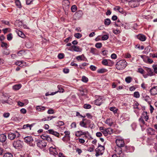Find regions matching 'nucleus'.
Listing matches in <instances>:
<instances>
[{
  "label": "nucleus",
  "mask_w": 157,
  "mask_h": 157,
  "mask_svg": "<svg viewBox=\"0 0 157 157\" xmlns=\"http://www.w3.org/2000/svg\"><path fill=\"white\" fill-rule=\"evenodd\" d=\"M107 70L105 68H101L98 69L97 71V72L99 73H103L107 72Z\"/></svg>",
  "instance_id": "72a5a7b5"
},
{
  "label": "nucleus",
  "mask_w": 157,
  "mask_h": 157,
  "mask_svg": "<svg viewBox=\"0 0 157 157\" xmlns=\"http://www.w3.org/2000/svg\"><path fill=\"white\" fill-rule=\"evenodd\" d=\"M132 78L130 77H127L125 78V81L127 83H130L132 81Z\"/></svg>",
  "instance_id": "c9c22d12"
},
{
  "label": "nucleus",
  "mask_w": 157,
  "mask_h": 157,
  "mask_svg": "<svg viewBox=\"0 0 157 157\" xmlns=\"http://www.w3.org/2000/svg\"><path fill=\"white\" fill-rule=\"evenodd\" d=\"M76 59L77 60H82L85 61V59H86L85 56L83 54H82L81 55L78 56L76 57Z\"/></svg>",
  "instance_id": "b1692460"
},
{
  "label": "nucleus",
  "mask_w": 157,
  "mask_h": 157,
  "mask_svg": "<svg viewBox=\"0 0 157 157\" xmlns=\"http://www.w3.org/2000/svg\"><path fill=\"white\" fill-rule=\"evenodd\" d=\"M111 23V21L109 18H106L105 19L104 21V24L105 25L108 26H109Z\"/></svg>",
  "instance_id": "c756f323"
},
{
  "label": "nucleus",
  "mask_w": 157,
  "mask_h": 157,
  "mask_svg": "<svg viewBox=\"0 0 157 157\" xmlns=\"http://www.w3.org/2000/svg\"><path fill=\"white\" fill-rule=\"evenodd\" d=\"M85 119H83L80 122L79 124L81 126L86 128L87 127V126L85 123Z\"/></svg>",
  "instance_id": "c85d7f7f"
},
{
  "label": "nucleus",
  "mask_w": 157,
  "mask_h": 157,
  "mask_svg": "<svg viewBox=\"0 0 157 157\" xmlns=\"http://www.w3.org/2000/svg\"><path fill=\"white\" fill-rule=\"evenodd\" d=\"M79 142L81 144H84L85 142V140L84 139L78 138V139Z\"/></svg>",
  "instance_id": "680f3d73"
},
{
  "label": "nucleus",
  "mask_w": 157,
  "mask_h": 157,
  "mask_svg": "<svg viewBox=\"0 0 157 157\" xmlns=\"http://www.w3.org/2000/svg\"><path fill=\"white\" fill-rule=\"evenodd\" d=\"M146 70L147 72V74L146 75H144V78H146L148 76H151L155 75V73L151 68L147 67Z\"/></svg>",
  "instance_id": "423d86ee"
},
{
  "label": "nucleus",
  "mask_w": 157,
  "mask_h": 157,
  "mask_svg": "<svg viewBox=\"0 0 157 157\" xmlns=\"http://www.w3.org/2000/svg\"><path fill=\"white\" fill-rule=\"evenodd\" d=\"M109 109L110 111H113V113L115 114L116 113L118 110L115 107H111L109 108Z\"/></svg>",
  "instance_id": "473e14b6"
},
{
  "label": "nucleus",
  "mask_w": 157,
  "mask_h": 157,
  "mask_svg": "<svg viewBox=\"0 0 157 157\" xmlns=\"http://www.w3.org/2000/svg\"><path fill=\"white\" fill-rule=\"evenodd\" d=\"M6 139V136L4 134H2L0 135V141L1 142H4Z\"/></svg>",
  "instance_id": "bb28decb"
},
{
  "label": "nucleus",
  "mask_w": 157,
  "mask_h": 157,
  "mask_svg": "<svg viewBox=\"0 0 157 157\" xmlns=\"http://www.w3.org/2000/svg\"><path fill=\"white\" fill-rule=\"evenodd\" d=\"M90 52L91 53H92L93 54L95 55H98L99 54L98 50L95 48H91Z\"/></svg>",
  "instance_id": "6ab92c4d"
},
{
  "label": "nucleus",
  "mask_w": 157,
  "mask_h": 157,
  "mask_svg": "<svg viewBox=\"0 0 157 157\" xmlns=\"http://www.w3.org/2000/svg\"><path fill=\"white\" fill-rule=\"evenodd\" d=\"M3 157H13V155L10 153H6L4 154Z\"/></svg>",
  "instance_id": "37998d69"
},
{
  "label": "nucleus",
  "mask_w": 157,
  "mask_h": 157,
  "mask_svg": "<svg viewBox=\"0 0 157 157\" xmlns=\"http://www.w3.org/2000/svg\"><path fill=\"white\" fill-rule=\"evenodd\" d=\"M134 97L136 98H139L140 97V95L138 92H135L134 93Z\"/></svg>",
  "instance_id": "c03bdc74"
},
{
  "label": "nucleus",
  "mask_w": 157,
  "mask_h": 157,
  "mask_svg": "<svg viewBox=\"0 0 157 157\" xmlns=\"http://www.w3.org/2000/svg\"><path fill=\"white\" fill-rule=\"evenodd\" d=\"M146 131L147 134L149 135H154L156 134L155 130L151 128H148L146 130Z\"/></svg>",
  "instance_id": "ddd939ff"
},
{
  "label": "nucleus",
  "mask_w": 157,
  "mask_h": 157,
  "mask_svg": "<svg viewBox=\"0 0 157 157\" xmlns=\"http://www.w3.org/2000/svg\"><path fill=\"white\" fill-rule=\"evenodd\" d=\"M88 133V131L83 132L82 131H78L75 132V136L80 137L82 135H86Z\"/></svg>",
  "instance_id": "f8f14e48"
},
{
  "label": "nucleus",
  "mask_w": 157,
  "mask_h": 157,
  "mask_svg": "<svg viewBox=\"0 0 157 157\" xmlns=\"http://www.w3.org/2000/svg\"><path fill=\"white\" fill-rule=\"evenodd\" d=\"M21 87V85L20 84H17L14 85L13 86V89L15 90H17L19 89Z\"/></svg>",
  "instance_id": "2f4dec72"
},
{
  "label": "nucleus",
  "mask_w": 157,
  "mask_h": 157,
  "mask_svg": "<svg viewBox=\"0 0 157 157\" xmlns=\"http://www.w3.org/2000/svg\"><path fill=\"white\" fill-rule=\"evenodd\" d=\"M83 107L86 109H89L91 108V106L90 104H86L84 105Z\"/></svg>",
  "instance_id": "49530a36"
},
{
  "label": "nucleus",
  "mask_w": 157,
  "mask_h": 157,
  "mask_svg": "<svg viewBox=\"0 0 157 157\" xmlns=\"http://www.w3.org/2000/svg\"><path fill=\"white\" fill-rule=\"evenodd\" d=\"M16 6L19 8H21V5L20 1L19 0H17L15 2Z\"/></svg>",
  "instance_id": "ea45409f"
},
{
  "label": "nucleus",
  "mask_w": 157,
  "mask_h": 157,
  "mask_svg": "<svg viewBox=\"0 0 157 157\" xmlns=\"http://www.w3.org/2000/svg\"><path fill=\"white\" fill-rule=\"evenodd\" d=\"M25 142L31 146H34L35 142L31 136H26L24 138Z\"/></svg>",
  "instance_id": "7ed1b4c3"
},
{
  "label": "nucleus",
  "mask_w": 157,
  "mask_h": 157,
  "mask_svg": "<svg viewBox=\"0 0 157 157\" xmlns=\"http://www.w3.org/2000/svg\"><path fill=\"white\" fill-rule=\"evenodd\" d=\"M105 122L109 126H111L113 124V121L110 118H107L105 121Z\"/></svg>",
  "instance_id": "f3484780"
},
{
  "label": "nucleus",
  "mask_w": 157,
  "mask_h": 157,
  "mask_svg": "<svg viewBox=\"0 0 157 157\" xmlns=\"http://www.w3.org/2000/svg\"><path fill=\"white\" fill-rule=\"evenodd\" d=\"M47 113L48 114H52L54 113V110L52 109H51L48 110Z\"/></svg>",
  "instance_id": "4d7b16f0"
},
{
  "label": "nucleus",
  "mask_w": 157,
  "mask_h": 157,
  "mask_svg": "<svg viewBox=\"0 0 157 157\" xmlns=\"http://www.w3.org/2000/svg\"><path fill=\"white\" fill-rule=\"evenodd\" d=\"M109 36L108 34L104 35L102 36L101 39L103 40H106L109 38Z\"/></svg>",
  "instance_id": "4c0bfd02"
},
{
  "label": "nucleus",
  "mask_w": 157,
  "mask_h": 157,
  "mask_svg": "<svg viewBox=\"0 0 157 157\" xmlns=\"http://www.w3.org/2000/svg\"><path fill=\"white\" fill-rule=\"evenodd\" d=\"M94 149V145H92L91 146L89 147L88 149V151L90 152H93Z\"/></svg>",
  "instance_id": "58836bf2"
},
{
  "label": "nucleus",
  "mask_w": 157,
  "mask_h": 157,
  "mask_svg": "<svg viewBox=\"0 0 157 157\" xmlns=\"http://www.w3.org/2000/svg\"><path fill=\"white\" fill-rule=\"evenodd\" d=\"M129 5L132 7L135 8L139 5V3L137 0H131L129 2Z\"/></svg>",
  "instance_id": "6e6552de"
},
{
  "label": "nucleus",
  "mask_w": 157,
  "mask_h": 157,
  "mask_svg": "<svg viewBox=\"0 0 157 157\" xmlns=\"http://www.w3.org/2000/svg\"><path fill=\"white\" fill-rule=\"evenodd\" d=\"M2 23L5 24L6 25H10L9 22L7 21H6L5 20H3L2 21Z\"/></svg>",
  "instance_id": "e2e57ef3"
},
{
  "label": "nucleus",
  "mask_w": 157,
  "mask_h": 157,
  "mask_svg": "<svg viewBox=\"0 0 157 157\" xmlns=\"http://www.w3.org/2000/svg\"><path fill=\"white\" fill-rule=\"evenodd\" d=\"M111 58L112 59H115L117 58V55L115 53L112 54L111 56Z\"/></svg>",
  "instance_id": "69168bd1"
},
{
  "label": "nucleus",
  "mask_w": 157,
  "mask_h": 157,
  "mask_svg": "<svg viewBox=\"0 0 157 157\" xmlns=\"http://www.w3.org/2000/svg\"><path fill=\"white\" fill-rule=\"evenodd\" d=\"M85 119V123L86 124V125H90V121L89 120H87L86 119Z\"/></svg>",
  "instance_id": "bf43d9fd"
},
{
  "label": "nucleus",
  "mask_w": 157,
  "mask_h": 157,
  "mask_svg": "<svg viewBox=\"0 0 157 157\" xmlns=\"http://www.w3.org/2000/svg\"><path fill=\"white\" fill-rule=\"evenodd\" d=\"M16 134H17V135L11 132L9 133L8 135L9 139L11 140H13L14 139L16 136L17 137H19L20 134L17 132H16Z\"/></svg>",
  "instance_id": "9d476101"
},
{
  "label": "nucleus",
  "mask_w": 157,
  "mask_h": 157,
  "mask_svg": "<svg viewBox=\"0 0 157 157\" xmlns=\"http://www.w3.org/2000/svg\"><path fill=\"white\" fill-rule=\"evenodd\" d=\"M144 99L146 101L148 102L150 101V98L149 96H146L144 97Z\"/></svg>",
  "instance_id": "864d4df0"
},
{
  "label": "nucleus",
  "mask_w": 157,
  "mask_h": 157,
  "mask_svg": "<svg viewBox=\"0 0 157 157\" xmlns=\"http://www.w3.org/2000/svg\"><path fill=\"white\" fill-rule=\"evenodd\" d=\"M4 34L8 32H10L11 31V29L9 28H5L2 29Z\"/></svg>",
  "instance_id": "de8ad7c7"
},
{
  "label": "nucleus",
  "mask_w": 157,
  "mask_h": 157,
  "mask_svg": "<svg viewBox=\"0 0 157 157\" xmlns=\"http://www.w3.org/2000/svg\"><path fill=\"white\" fill-rule=\"evenodd\" d=\"M56 124L57 126H61L63 125L64 124V123L62 121H59L57 122Z\"/></svg>",
  "instance_id": "a18cd8bd"
},
{
  "label": "nucleus",
  "mask_w": 157,
  "mask_h": 157,
  "mask_svg": "<svg viewBox=\"0 0 157 157\" xmlns=\"http://www.w3.org/2000/svg\"><path fill=\"white\" fill-rule=\"evenodd\" d=\"M47 145L46 143L44 140H39L37 143V146L40 148H44Z\"/></svg>",
  "instance_id": "1a4fd4ad"
},
{
  "label": "nucleus",
  "mask_w": 157,
  "mask_h": 157,
  "mask_svg": "<svg viewBox=\"0 0 157 157\" xmlns=\"http://www.w3.org/2000/svg\"><path fill=\"white\" fill-rule=\"evenodd\" d=\"M121 147H118V148H116L115 150L116 153L119 155H121L122 153V149Z\"/></svg>",
  "instance_id": "7c9ffc66"
},
{
  "label": "nucleus",
  "mask_w": 157,
  "mask_h": 157,
  "mask_svg": "<svg viewBox=\"0 0 157 157\" xmlns=\"http://www.w3.org/2000/svg\"><path fill=\"white\" fill-rule=\"evenodd\" d=\"M105 130L106 131L108 134H111L113 132V129L110 128H105Z\"/></svg>",
  "instance_id": "a19ab883"
},
{
  "label": "nucleus",
  "mask_w": 157,
  "mask_h": 157,
  "mask_svg": "<svg viewBox=\"0 0 157 157\" xmlns=\"http://www.w3.org/2000/svg\"><path fill=\"white\" fill-rule=\"evenodd\" d=\"M25 51L22 50H20L19 51L18 53L17 54L19 56H23L25 54Z\"/></svg>",
  "instance_id": "f704fd0d"
},
{
  "label": "nucleus",
  "mask_w": 157,
  "mask_h": 157,
  "mask_svg": "<svg viewBox=\"0 0 157 157\" xmlns=\"http://www.w3.org/2000/svg\"><path fill=\"white\" fill-rule=\"evenodd\" d=\"M102 100L101 97H99L95 101V104L98 105H100L102 103Z\"/></svg>",
  "instance_id": "aec40b11"
},
{
  "label": "nucleus",
  "mask_w": 157,
  "mask_h": 157,
  "mask_svg": "<svg viewBox=\"0 0 157 157\" xmlns=\"http://www.w3.org/2000/svg\"><path fill=\"white\" fill-rule=\"evenodd\" d=\"M13 38L12 35L10 33L7 35V39L9 41H10L12 40Z\"/></svg>",
  "instance_id": "79ce46f5"
},
{
  "label": "nucleus",
  "mask_w": 157,
  "mask_h": 157,
  "mask_svg": "<svg viewBox=\"0 0 157 157\" xmlns=\"http://www.w3.org/2000/svg\"><path fill=\"white\" fill-rule=\"evenodd\" d=\"M140 118L145 119V121H147L148 119V116L147 115V112H143Z\"/></svg>",
  "instance_id": "412c9836"
},
{
  "label": "nucleus",
  "mask_w": 157,
  "mask_h": 157,
  "mask_svg": "<svg viewBox=\"0 0 157 157\" xmlns=\"http://www.w3.org/2000/svg\"><path fill=\"white\" fill-rule=\"evenodd\" d=\"M127 64V63L125 60H122L119 61L117 63L116 67L118 70H122L126 67Z\"/></svg>",
  "instance_id": "f257e3e1"
},
{
  "label": "nucleus",
  "mask_w": 157,
  "mask_h": 157,
  "mask_svg": "<svg viewBox=\"0 0 157 157\" xmlns=\"http://www.w3.org/2000/svg\"><path fill=\"white\" fill-rule=\"evenodd\" d=\"M104 149V146L98 144V147L95 150V151L96 152L95 156H98L99 155H102L103 153Z\"/></svg>",
  "instance_id": "f03ea898"
},
{
  "label": "nucleus",
  "mask_w": 157,
  "mask_h": 157,
  "mask_svg": "<svg viewBox=\"0 0 157 157\" xmlns=\"http://www.w3.org/2000/svg\"><path fill=\"white\" fill-rule=\"evenodd\" d=\"M15 64L16 65L21 67L25 66V63L23 61H17L15 63Z\"/></svg>",
  "instance_id": "4be33fe9"
},
{
  "label": "nucleus",
  "mask_w": 157,
  "mask_h": 157,
  "mask_svg": "<svg viewBox=\"0 0 157 157\" xmlns=\"http://www.w3.org/2000/svg\"><path fill=\"white\" fill-rule=\"evenodd\" d=\"M64 133L65 135V136H66V137H67V139H70V132L68 131H66L65 132H64Z\"/></svg>",
  "instance_id": "e433bc0d"
},
{
  "label": "nucleus",
  "mask_w": 157,
  "mask_h": 157,
  "mask_svg": "<svg viewBox=\"0 0 157 157\" xmlns=\"http://www.w3.org/2000/svg\"><path fill=\"white\" fill-rule=\"evenodd\" d=\"M23 143L20 140H19L14 141L13 143V147L16 148L20 149L22 147Z\"/></svg>",
  "instance_id": "20e7f679"
},
{
  "label": "nucleus",
  "mask_w": 157,
  "mask_h": 157,
  "mask_svg": "<svg viewBox=\"0 0 157 157\" xmlns=\"http://www.w3.org/2000/svg\"><path fill=\"white\" fill-rule=\"evenodd\" d=\"M137 37L138 39L140 40H141L142 41H145L146 39V36L144 35H142V34H140V35H138L137 36Z\"/></svg>",
  "instance_id": "5701e85b"
},
{
  "label": "nucleus",
  "mask_w": 157,
  "mask_h": 157,
  "mask_svg": "<svg viewBox=\"0 0 157 157\" xmlns=\"http://www.w3.org/2000/svg\"><path fill=\"white\" fill-rule=\"evenodd\" d=\"M10 113H4L3 115V116L5 118H7L9 117L10 116Z\"/></svg>",
  "instance_id": "774afa93"
},
{
  "label": "nucleus",
  "mask_w": 157,
  "mask_h": 157,
  "mask_svg": "<svg viewBox=\"0 0 157 157\" xmlns=\"http://www.w3.org/2000/svg\"><path fill=\"white\" fill-rule=\"evenodd\" d=\"M49 150L50 152H52V153H51V154H54L55 155L58 154V152L56 151V149L55 147H50L49 149Z\"/></svg>",
  "instance_id": "a878e982"
},
{
  "label": "nucleus",
  "mask_w": 157,
  "mask_h": 157,
  "mask_svg": "<svg viewBox=\"0 0 157 157\" xmlns=\"http://www.w3.org/2000/svg\"><path fill=\"white\" fill-rule=\"evenodd\" d=\"M82 82H86L88 81V78L85 76H83L82 77Z\"/></svg>",
  "instance_id": "8fccbe9b"
},
{
  "label": "nucleus",
  "mask_w": 157,
  "mask_h": 157,
  "mask_svg": "<svg viewBox=\"0 0 157 157\" xmlns=\"http://www.w3.org/2000/svg\"><path fill=\"white\" fill-rule=\"evenodd\" d=\"M35 0H26V3L27 5H30L33 4V2Z\"/></svg>",
  "instance_id": "13d9d810"
},
{
  "label": "nucleus",
  "mask_w": 157,
  "mask_h": 157,
  "mask_svg": "<svg viewBox=\"0 0 157 157\" xmlns=\"http://www.w3.org/2000/svg\"><path fill=\"white\" fill-rule=\"evenodd\" d=\"M41 138L44 140H47L48 142H52L53 141L51 138L48 136L47 135H42Z\"/></svg>",
  "instance_id": "4468645a"
},
{
  "label": "nucleus",
  "mask_w": 157,
  "mask_h": 157,
  "mask_svg": "<svg viewBox=\"0 0 157 157\" xmlns=\"http://www.w3.org/2000/svg\"><path fill=\"white\" fill-rule=\"evenodd\" d=\"M102 63L104 65L112 66L114 64L113 62L110 59H103L102 61Z\"/></svg>",
  "instance_id": "0eeeda50"
},
{
  "label": "nucleus",
  "mask_w": 157,
  "mask_h": 157,
  "mask_svg": "<svg viewBox=\"0 0 157 157\" xmlns=\"http://www.w3.org/2000/svg\"><path fill=\"white\" fill-rule=\"evenodd\" d=\"M113 32L114 34H119L121 32L120 31L117 29H113Z\"/></svg>",
  "instance_id": "6e6d98bb"
},
{
  "label": "nucleus",
  "mask_w": 157,
  "mask_h": 157,
  "mask_svg": "<svg viewBox=\"0 0 157 157\" xmlns=\"http://www.w3.org/2000/svg\"><path fill=\"white\" fill-rule=\"evenodd\" d=\"M139 124L140 125V127L142 128V130H144L145 128H144V126L146 125V124L145 123V122L144 121L143 119H142V118H139Z\"/></svg>",
  "instance_id": "9b49d317"
},
{
  "label": "nucleus",
  "mask_w": 157,
  "mask_h": 157,
  "mask_svg": "<svg viewBox=\"0 0 157 157\" xmlns=\"http://www.w3.org/2000/svg\"><path fill=\"white\" fill-rule=\"evenodd\" d=\"M58 57L59 59H62L63 58L64 55L63 54L59 53L58 54Z\"/></svg>",
  "instance_id": "338daca9"
},
{
  "label": "nucleus",
  "mask_w": 157,
  "mask_h": 157,
  "mask_svg": "<svg viewBox=\"0 0 157 157\" xmlns=\"http://www.w3.org/2000/svg\"><path fill=\"white\" fill-rule=\"evenodd\" d=\"M18 35L20 37L24 38L25 37L24 34L22 33V32L21 31H18V33H17Z\"/></svg>",
  "instance_id": "603ef678"
},
{
  "label": "nucleus",
  "mask_w": 157,
  "mask_h": 157,
  "mask_svg": "<svg viewBox=\"0 0 157 157\" xmlns=\"http://www.w3.org/2000/svg\"><path fill=\"white\" fill-rule=\"evenodd\" d=\"M72 48H73V51L76 52H80L81 51V50L79 48V47L76 46L75 45L72 46Z\"/></svg>",
  "instance_id": "cd10ccee"
},
{
  "label": "nucleus",
  "mask_w": 157,
  "mask_h": 157,
  "mask_svg": "<svg viewBox=\"0 0 157 157\" xmlns=\"http://www.w3.org/2000/svg\"><path fill=\"white\" fill-rule=\"evenodd\" d=\"M95 46L97 48H100L102 46V44L101 43H97L95 45Z\"/></svg>",
  "instance_id": "5fc2aeb1"
},
{
  "label": "nucleus",
  "mask_w": 157,
  "mask_h": 157,
  "mask_svg": "<svg viewBox=\"0 0 157 157\" xmlns=\"http://www.w3.org/2000/svg\"><path fill=\"white\" fill-rule=\"evenodd\" d=\"M116 143L118 147H123L124 145V140L121 138L117 139L116 140Z\"/></svg>",
  "instance_id": "39448f33"
},
{
  "label": "nucleus",
  "mask_w": 157,
  "mask_h": 157,
  "mask_svg": "<svg viewBox=\"0 0 157 157\" xmlns=\"http://www.w3.org/2000/svg\"><path fill=\"white\" fill-rule=\"evenodd\" d=\"M137 71L141 74H143L144 73V70L142 68H139L138 69Z\"/></svg>",
  "instance_id": "052dcab7"
},
{
  "label": "nucleus",
  "mask_w": 157,
  "mask_h": 157,
  "mask_svg": "<svg viewBox=\"0 0 157 157\" xmlns=\"http://www.w3.org/2000/svg\"><path fill=\"white\" fill-rule=\"evenodd\" d=\"M46 107L44 106H37L36 107V110L39 112L41 111H44Z\"/></svg>",
  "instance_id": "393cba45"
},
{
  "label": "nucleus",
  "mask_w": 157,
  "mask_h": 157,
  "mask_svg": "<svg viewBox=\"0 0 157 157\" xmlns=\"http://www.w3.org/2000/svg\"><path fill=\"white\" fill-rule=\"evenodd\" d=\"M75 36L77 38L79 39L82 37V35L80 33H76L74 34Z\"/></svg>",
  "instance_id": "09e8293b"
},
{
  "label": "nucleus",
  "mask_w": 157,
  "mask_h": 157,
  "mask_svg": "<svg viewBox=\"0 0 157 157\" xmlns=\"http://www.w3.org/2000/svg\"><path fill=\"white\" fill-rule=\"evenodd\" d=\"M47 132L50 134H52L57 137H59V135L58 132L54 131L53 129H49L47 131Z\"/></svg>",
  "instance_id": "2eb2a0df"
},
{
  "label": "nucleus",
  "mask_w": 157,
  "mask_h": 157,
  "mask_svg": "<svg viewBox=\"0 0 157 157\" xmlns=\"http://www.w3.org/2000/svg\"><path fill=\"white\" fill-rule=\"evenodd\" d=\"M90 69L92 71H94L96 70L97 67L91 65L90 67Z\"/></svg>",
  "instance_id": "0e129e2a"
},
{
  "label": "nucleus",
  "mask_w": 157,
  "mask_h": 157,
  "mask_svg": "<svg viewBox=\"0 0 157 157\" xmlns=\"http://www.w3.org/2000/svg\"><path fill=\"white\" fill-rule=\"evenodd\" d=\"M57 88L59 90L55 92H52V95H53L58 92L62 93L63 92L64 89L61 87V85H58Z\"/></svg>",
  "instance_id": "a211bd4d"
},
{
  "label": "nucleus",
  "mask_w": 157,
  "mask_h": 157,
  "mask_svg": "<svg viewBox=\"0 0 157 157\" xmlns=\"http://www.w3.org/2000/svg\"><path fill=\"white\" fill-rule=\"evenodd\" d=\"M150 92L152 95H155L157 94V86H154L150 90Z\"/></svg>",
  "instance_id": "dca6fc26"
},
{
  "label": "nucleus",
  "mask_w": 157,
  "mask_h": 157,
  "mask_svg": "<svg viewBox=\"0 0 157 157\" xmlns=\"http://www.w3.org/2000/svg\"><path fill=\"white\" fill-rule=\"evenodd\" d=\"M71 10L72 12H75L77 10V7L75 5H73L71 7Z\"/></svg>",
  "instance_id": "3c124183"
}]
</instances>
